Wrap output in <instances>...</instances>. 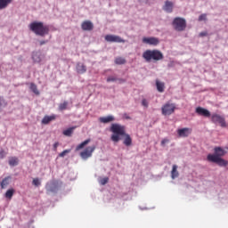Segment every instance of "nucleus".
<instances>
[{
    "mask_svg": "<svg viewBox=\"0 0 228 228\" xmlns=\"http://www.w3.org/2000/svg\"><path fill=\"white\" fill-rule=\"evenodd\" d=\"M142 105L144 106V108H149V102H147V99H142Z\"/></svg>",
    "mask_w": 228,
    "mask_h": 228,
    "instance_id": "38",
    "label": "nucleus"
},
{
    "mask_svg": "<svg viewBox=\"0 0 228 228\" xmlns=\"http://www.w3.org/2000/svg\"><path fill=\"white\" fill-rule=\"evenodd\" d=\"M142 58H144L146 61H151V60H153V61H160L165 56L159 50H146L142 53Z\"/></svg>",
    "mask_w": 228,
    "mask_h": 228,
    "instance_id": "3",
    "label": "nucleus"
},
{
    "mask_svg": "<svg viewBox=\"0 0 228 228\" xmlns=\"http://www.w3.org/2000/svg\"><path fill=\"white\" fill-rule=\"evenodd\" d=\"M108 181H110L108 177L102 178L100 180V184H102V186H104V184H106Z\"/></svg>",
    "mask_w": 228,
    "mask_h": 228,
    "instance_id": "37",
    "label": "nucleus"
},
{
    "mask_svg": "<svg viewBox=\"0 0 228 228\" xmlns=\"http://www.w3.org/2000/svg\"><path fill=\"white\" fill-rule=\"evenodd\" d=\"M139 209H141L142 211H143V208H142V207H139Z\"/></svg>",
    "mask_w": 228,
    "mask_h": 228,
    "instance_id": "47",
    "label": "nucleus"
},
{
    "mask_svg": "<svg viewBox=\"0 0 228 228\" xmlns=\"http://www.w3.org/2000/svg\"><path fill=\"white\" fill-rule=\"evenodd\" d=\"M106 42H110L114 44H125L126 40L122 39L119 36L115 35H106L105 36Z\"/></svg>",
    "mask_w": 228,
    "mask_h": 228,
    "instance_id": "9",
    "label": "nucleus"
},
{
    "mask_svg": "<svg viewBox=\"0 0 228 228\" xmlns=\"http://www.w3.org/2000/svg\"><path fill=\"white\" fill-rule=\"evenodd\" d=\"M14 193H15V189L13 188L8 189L4 194V197L5 199H12Z\"/></svg>",
    "mask_w": 228,
    "mask_h": 228,
    "instance_id": "30",
    "label": "nucleus"
},
{
    "mask_svg": "<svg viewBox=\"0 0 228 228\" xmlns=\"http://www.w3.org/2000/svg\"><path fill=\"white\" fill-rule=\"evenodd\" d=\"M76 127L77 126H71L67 128L62 132V134H64V136H72V133H74V130L76 129Z\"/></svg>",
    "mask_w": 228,
    "mask_h": 228,
    "instance_id": "29",
    "label": "nucleus"
},
{
    "mask_svg": "<svg viewBox=\"0 0 228 228\" xmlns=\"http://www.w3.org/2000/svg\"><path fill=\"white\" fill-rule=\"evenodd\" d=\"M227 154V151L224 150L222 147H215L214 148V153H209L208 156H216V158H222L223 156H225Z\"/></svg>",
    "mask_w": 228,
    "mask_h": 228,
    "instance_id": "13",
    "label": "nucleus"
},
{
    "mask_svg": "<svg viewBox=\"0 0 228 228\" xmlns=\"http://www.w3.org/2000/svg\"><path fill=\"white\" fill-rule=\"evenodd\" d=\"M110 131L112 133L110 140L115 143H118L120 142V136L126 134V126L118 123H112Z\"/></svg>",
    "mask_w": 228,
    "mask_h": 228,
    "instance_id": "2",
    "label": "nucleus"
},
{
    "mask_svg": "<svg viewBox=\"0 0 228 228\" xmlns=\"http://www.w3.org/2000/svg\"><path fill=\"white\" fill-rule=\"evenodd\" d=\"M30 90L36 95H40V92L38 91V88L37 87V85H35V83L30 84Z\"/></svg>",
    "mask_w": 228,
    "mask_h": 228,
    "instance_id": "32",
    "label": "nucleus"
},
{
    "mask_svg": "<svg viewBox=\"0 0 228 228\" xmlns=\"http://www.w3.org/2000/svg\"><path fill=\"white\" fill-rule=\"evenodd\" d=\"M81 28L83 31H92L94 29V23L90 20L83 21L81 24Z\"/></svg>",
    "mask_w": 228,
    "mask_h": 228,
    "instance_id": "16",
    "label": "nucleus"
},
{
    "mask_svg": "<svg viewBox=\"0 0 228 228\" xmlns=\"http://www.w3.org/2000/svg\"><path fill=\"white\" fill-rule=\"evenodd\" d=\"M168 142H170L168 139H163L160 142V145L162 147H165V145H167V143H168Z\"/></svg>",
    "mask_w": 228,
    "mask_h": 228,
    "instance_id": "39",
    "label": "nucleus"
},
{
    "mask_svg": "<svg viewBox=\"0 0 228 228\" xmlns=\"http://www.w3.org/2000/svg\"><path fill=\"white\" fill-rule=\"evenodd\" d=\"M161 110L162 115H172V113L175 111V105L174 103H166L164 106H162Z\"/></svg>",
    "mask_w": 228,
    "mask_h": 228,
    "instance_id": "8",
    "label": "nucleus"
},
{
    "mask_svg": "<svg viewBox=\"0 0 228 228\" xmlns=\"http://www.w3.org/2000/svg\"><path fill=\"white\" fill-rule=\"evenodd\" d=\"M53 120H56V115L45 116L42 119V124L47 126V124L53 122Z\"/></svg>",
    "mask_w": 228,
    "mask_h": 228,
    "instance_id": "22",
    "label": "nucleus"
},
{
    "mask_svg": "<svg viewBox=\"0 0 228 228\" xmlns=\"http://www.w3.org/2000/svg\"><path fill=\"white\" fill-rule=\"evenodd\" d=\"M156 86L158 92H159L160 94H163V92H165V83L156 80Z\"/></svg>",
    "mask_w": 228,
    "mask_h": 228,
    "instance_id": "25",
    "label": "nucleus"
},
{
    "mask_svg": "<svg viewBox=\"0 0 228 228\" xmlns=\"http://www.w3.org/2000/svg\"><path fill=\"white\" fill-rule=\"evenodd\" d=\"M142 44H147L148 45H159V38L150 37H143L142 38Z\"/></svg>",
    "mask_w": 228,
    "mask_h": 228,
    "instance_id": "12",
    "label": "nucleus"
},
{
    "mask_svg": "<svg viewBox=\"0 0 228 228\" xmlns=\"http://www.w3.org/2000/svg\"><path fill=\"white\" fill-rule=\"evenodd\" d=\"M207 19V15L206 14H201L199 16V20L202 21V20H206Z\"/></svg>",
    "mask_w": 228,
    "mask_h": 228,
    "instance_id": "40",
    "label": "nucleus"
},
{
    "mask_svg": "<svg viewBox=\"0 0 228 228\" xmlns=\"http://www.w3.org/2000/svg\"><path fill=\"white\" fill-rule=\"evenodd\" d=\"M179 177V171H177V165H173L171 170V179H177Z\"/></svg>",
    "mask_w": 228,
    "mask_h": 228,
    "instance_id": "24",
    "label": "nucleus"
},
{
    "mask_svg": "<svg viewBox=\"0 0 228 228\" xmlns=\"http://www.w3.org/2000/svg\"><path fill=\"white\" fill-rule=\"evenodd\" d=\"M31 58L34 63H40L44 60V54H42L41 51H34L32 52Z\"/></svg>",
    "mask_w": 228,
    "mask_h": 228,
    "instance_id": "14",
    "label": "nucleus"
},
{
    "mask_svg": "<svg viewBox=\"0 0 228 228\" xmlns=\"http://www.w3.org/2000/svg\"><path fill=\"white\" fill-rule=\"evenodd\" d=\"M0 158L1 159L4 158V150L0 151Z\"/></svg>",
    "mask_w": 228,
    "mask_h": 228,
    "instance_id": "43",
    "label": "nucleus"
},
{
    "mask_svg": "<svg viewBox=\"0 0 228 228\" xmlns=\"http://www.w3.org/2000/svg\"><path fill=\"white\" fill-rule=\"evenodd\" d=\"M99 121L102 124H110V122H115V117L111 115H109L106 117H101L99 118Z\"/></svg>",
    "mask_w": 228,
    "mask_h": 228,
    "instance_id": "20",
    "label": "nucleus"
},
{
    "mask_svg": "<svg viewBox=\"0 0 228 228\" xmlns=\"http://www.w3.org/2000/svg\"><path fill=\"white\" fill-rule=\"evenodd\" d=\"M26 228H35V227L33 226V224L30 223L28 224V226Z\"/></svg>",
    "mask_w": 228,
    "mask_h": 228,
    "instance_id": "46",
    "label": "nucleus"
},
{
    "mask_svg": "<svg viewBox=\"0 0 228 228\" xmlns=\"http://www.w3.org/2000/svg\"><path fill=\"white\" fill-rule=\"evenodd\" d=\"M94 151H95V145L86 147L84 151L80 152V158H82V159H88V158H92Z\"/></svg>",
    "mask_w": 228,
    "mask_h": 228,
    "instance_id": "10",
    "label": "nucleus"
},
{
    "mask_svg": "<svg viewBox=\"0 0 228 228\" xmlns=\"http://www.w3.org/2000/svg\"><path fill=\"white\" fill-rule=\"evenodd\" d=\"M167 67H168V69H172V67H174V61H170V62L167 64Z\"/></svg>",
    "mask_w": 228,
    "mask_h": 228,
    "instance_id": "45",
    "label": "nucleus"
},
{
    "mask_svg": "<svg viewBox=\"0 0 228 228\" xmlns=\"http://www.w3.org/2000/svg\"><path fill=\"white\" fill-rule=\"evenodd\" d=\"M61 181L53 180L46 183L45 190L47 193H58L61 190Z\"/></svg>",
    "mask_w": 228,
    "mask_h": 228,
    "instance_id": "4",
    "label": "nucleus"
},
{
    "mask_svg": "<svg viewBox=\"0 0 228 228\" xmlns=\"http://www.w3.org/2000/svg\"><path fill=\"white\" fill-rule=\"evenodd\" d=\"M28 28L32 33H35L37 37H45L49 35V27L44 25L42 21H33L28 25Z\"/></svg>",
    "mask_w": 228,
    "mask_h": 228,
    "instance_id": "1",
    "label": "nucleus"
},
{
    "mask_svg": "<svg viewBox=\"0 0 228 228\" xmlns=\"http://www.w3.org/2000/svg\"><path fill=\"white\" fill-rule=\"evenodd\" d=\"M59 145H60V142H58L53 143V151H56V149H58Z\"/></svg>",
    "mask_w": 228,
    "mask_h": 228,
    "instance_id": "42",
    "label": "nucleus"
},
{
    "mask_svg": "<svg viewBox=\"0 0 228 228\" xmlns=\"http://www.w3.org/2000/svg\"><path fill=\"white\" fill-rule=\"evenodd\" d=\"M12 4V0H0V10L8 8V5Z\"/></svg>",
    "mask_w": 228,
    "mask_h": 228,
    "instance_id": "26",
    "label": "nucleus"
},
{
    "mask_svg": "<svg viewBox=\"0 0 228 228\" xmlns=\"http://www.w3.org/2000/svg\"><path fill=\"white\" fill-rule=\"evenodd\" d=\"M200 37H208V32H200Z\"/></svg>",
    "mask_w": 228,
    "mask_h": 228,
    "instance_id": "44",
    "label": "nucleus"
},
{
    "mask_svg": "<svg viewBox=\"0 0 228 228\" xmlns=\"http://www.w3.org/2000/svg\"><path fill=\"white\" fill-rule=\"evenodd\" d=\"M162 10L166 12V13H172V12H174V3L167 0L162 7Z\"/></svg>",
    "mask_w": 228,
    "mask_h": 228,
    "instance_id": "15",
    "label": "nucleus"
},
{
    "mask_svg": "<svg viewBox=\"0 0 228 228\" xmlns=\"http://www.w3.org/2000/svg\"><path fill=\"white\" fill-rule=\"evenodd\" d=\"M49 40H41L39 41V45H45V44H48Z\"/></svg>",
    "mask_w": 228,
    "mask_h": 228,
    "instance_id": "41",
    "label": "nucleus"
},
{
    "mask_svg": "<svg viewBox=\"0 0 228 228\" xmlns=\"http://www.w3.org/2000/svg\"><path fill=\"white\" fill-rule=\"evenodd\" d=\"M191 133V130L190 128H180L177 130L178 135L183 138H186L190 136Z\"/></svg>",
    "mask_w": 228,
    "mask_h": 228,
    "instance_id": "17",
    "label": "nucleus"
},
{
    "mask_svg": "<svg viewBox=\"0 0 228 228\" xmlns=\"http://www.w3.org/2000/svg\"><path fill=\"white\" fill-rule=\"evenodd\" d=\"M12 183V176H6L2 180V183H0V188L1 190H6L8 188V185Z\"/></svg>",
    "mask_w": 228,
    "mask_h": 228,
    "instance_id": "18",
    "label": "nucleus"
},
{
    "mask_svg": "<svg viewBox=\"0 0 228 228\" xmlns=\"http://www.w3.org/2000/svg\"><path fill=\"white\" fill-rule=\"evenodd\" d=\"M210 117L213 124H219L221 127H227V122H225V118L224 116L214 113Z\"/></svg>",
    "mask_w": 228,
    "mask_h": 228,
    "instance_id": "6",
    "label": "nucleus"
},
{
    "mask_svg": "<svg viewBox=\"0 0 228 228\" xmlns=\"http://www.w3.org/2000/svg\"><path fill=\"white\" fill-rule=\"evenodd\" d=\"M115 63H116V65H124V64H126V59H124L122 57H117L115 59Z\"/></svg>",
    "mask_w": 228,
    "mask_h": 228,
    "instance_id": "33",
    "label": "nucleus"
},
{
    "mask_svg": "<svg viewBox=\"0 0 228 228\" xmlns=\"http://www.w3.org/2000/svg\"><path fill=\"white\" fill-rule=\"evenodd\" d=\"M208 161L210 163H216L219 167H227L228 162L227 160L222 159V157H216L215 155L207 156Z\"/></svg>",
    "mask_w": 228,
    "mask_h": 228,
    "instance_id": "7",
    "label": "nucleus"
},
{
    "mask_svg": "<svg viewBox=\"0 0 228 228\" xmlns=\"http://www.w3.org/2000/svg\"><path fill=\"white\" fill-rule=\"evenodd\" d=\"M8 102H6L4 97L0 96V111H3L4 108H6Z\"/></svg>",
    "mask_w": 228,
    "mask_h": 228,
    "instance_id": "31",
    "label": "nucleus"
},
{
    "mask_svg": "<svg viewBox=\"0 0 228 228\" xmlns=\"http://www.w3.org/2000/svg\"><path fill=\"white\" fill-rule=\"evenodd\" d=\"M123 136H125V139H124V145H126V147H131L133 145V139L131 138V135H129V134H126L125 132V134H123Z\"/></svg>",
    "mask_w": 228,
    "mask_h": 228,
    "instance_id": "21",
    "label": "nucleus"
},
{
    "mask_svg": "<svg viewBox=\"0 0 228 228\" xmlns=\"http://www.w3.org/2000/svg\"><path fill=\"white\" fill-rule=\"evenodd\" d=\"M9 165H10V167H17L19 165V158L11 157L9 159Z\"/></svg>",
    "mask_w": 228,
    "mask_h": 228,
    "instance_id": "28",
    "label": "nucleus"
},
{
    "mask_svg": "<svg viewBox=\"0 0 228 228\" xmlns=\"http://www.w3.org/2000/svg\"><path fill=\"white\" fill-rule=\"evenodd\" d=\"M91 140L90 139H87L84 142H82L80 144H78L77 147H76V151H81V149H85V147H86V145H88L90 143Z\"/></svg>",
    "mask_w": 228,
    "mask_h": 228,
    "instance_id": "27",
    "label": "nucleus"
},
{
    "mask_svg": "<svg viewBox=\"0 0 228 228\" xmlns=\"http://www.w3.org/2000/svg\"><path fill=\"white\" fill-rule=\"evenodd\" d=\"M32 184H33L34 186H40V184H41L40 179H38V178L33 179Z\"/></svg>",
    "mask_w": 228,
    "mask_h": 228,
    "instance_id": "36",
    "label": "nucleus"
},
{
    "mask_svg": "<svg viewBox=\"0 0 228 228\" xmlns=\"http://www.w3.org/2000/svg\"><path fill=\"white\" fill-rule=\"evenodd\" d=\"M195 113L200 117H205L206 118H209V117H211V111L204 107H197L195 109Z\"/></svg>",
    "mask_w": 228,
    "mask_h": 228,
    "instance_id": "11",
    "label": "nucleus"
},
{
    "mask_svg": "<svg viewBox=\"0 0 228 228\" xmlns=\"http://www.w3.org/2000/svg\"><path fill=\"white\" fill-rule=\"evenodd\" d=\"M77 74H85V72H86V67L85 66V64L78 62L77 64Z\"/></svg>",
    "mask_w": 228,
    "mask_h": 228,
    "instance_id": "23",
    "label": "nucleus"
},
{
    "mask_svg": "<svg viewBox=\"0 0 228 228\" xmlns=\"http://www.w3.org/2000/svg\"><path fill=\"white\" fill-rule=\"evenodd\" d=\"M117 81L119 85L126 83V79H124V78H118V77H113V76L107 77V83H117Z\"/></svg>",
    "mask_w": 228,
    "mask_h": 228,
    "instance_id": "19",
    "label": "nucleus"
},
{
    "mask_svg": "<svg viewBox=\"0 0 228 228\" xmlns=\"http://www.w3.org/2000/svg\"><path fill=\"white\" fill-rule=\"evenodd\" d=\"M68 106H69V102L65 101L63 103L59 104V110L65 111V110H67Z\"/></svg>",
    "mask_w": 228,
    "mask_h": 228,
    "instance_id": "34",
    "label": "nucleus"
},
{
    "mask_svg": "<svg viewBox=\"0 0 228 228\" xmlns=\"http://www.w3.org/2000/svg\"><path fill=\"white\" fill-rule=\"evenodd\" d=\"M173 28L175 31H184L186 29V20L181 17L175 18Z\"/></svg>",
    "mask_w": 228,
    "mask_h": 228,
    "instance_id": "5",
    "label": "nucleus"
},
{
    "mask_svg": "<svg viewBox=\"0 0 228 228\" xmlns=\"http://www.w3.org/2000/svg\"><path fill=\"white\" fill-rule=\"evenodd\" d=\"M70 151L71 150H64L62 152L59 154V158H65V155L70 153Z\"/></svg>",
    "mask_w": 228,
    "mask_h": 228,
    "instance_id": "35",
    "label": "nucleus"
}]
</instances>
